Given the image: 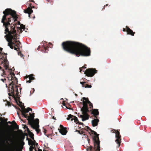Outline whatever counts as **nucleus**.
I'll use <instances>...</instances> for the list:
<instances>
[{
    "label": "nucleus",
    "instance_id": "nucleus-54",
    "mask_svg": "<svg viewBox=\"0 0 151 151\" xmlns=\"http://www.w3.org/2000/svg\"><path fill=\"white\" fill-rule=\"evenodd\" d=\"M105 6L103 7V8L102 9V10H103V9H105Z\"/></svg>",
    "mask_w": 151,
    "mask_h": 151
},
{
    "label": "nucleus",
    "instance_id": "nucleus-49",
    "mask_svg": "<svg viewBox=\"0 0 151 151\" xmlns=\"http://www.w3.org/2000/svg\"><path fill=\"white\" fill-rule=\"evenodd\" d=\"M38 151H42V150L40 149H39V148H38ZM44 150H44L43 151H44Z\"/></svg>",
    "mask_w": 151,
    "mask_h": 151
},
{
    "label": "nucleus",
    "instance_id": "nucleus-31",
    "mask_svg": "<svg viewBox=\"0 0 151 151\" xmlns=\"http://www.w3.org/2000/svg\"><path fill=\"white\" fill-rule=\"evenodd\" d=\"M34 145H31L29 147V151H33V150L35 148Z\"/></svg>",
    "mask_w": 151,
    "mask_h": 151
},
{
    "label": "nucleus",
    "instance_id": "nucleus-15",
    "mask_svg": "<svg viewBox=\"0 0 151 151\" xmlns=\"http://www.w3.org/2000/svg\"><path fill=\"white\" fill-rule=\"evenodd\" d=\"M0 59L3 60L2 62V63H5V65H4V67L5 69L6 70L8 68V66L6 65L8 61L6 58V56L5 58L4 56H3L1 58H0Z\"/></svg>",
    "mask_w": 151,
    "mask_h": 151
},
{
    "label": "nucleus",
    "instance_id": "nucleus-52",
    "mask_svg": "<svg viewBox=\"0 0 151 151\" xmlns=\"http://www.w3.org/2000/svg\"><path fill=\"white\" fill-rule=\"evenodd\" d=\"M19 131L21 132L22 133V130H19Z\"/></svg>",
    "mask_w": 151,
    "mask_h": 151
},
{
    "label": "nucleus",
    "instance_id": "nucleus-40",
    "mask_svg": "<svg viewBox=\"0 0 151 151\" xmlns=\"http://www.w3.org/2000/svg\"><path fill=\"white\" fill-rule=\"evenodd\" d=\"M8 70L9 71H10L9 72L10 73V72L12 73V71H14V68H12L11 69H9Z\"/></svg>",
    "mask_w": 151,
    "mask_h": 151
},
{
    "label": "nucleus",
    "instance_id": "nucleus-26",
    "mask_svg": "<svg viewBox=\"0 0 151 151\" xmlns=\"http://www.w3.org/2000/svg\"><path fill=\"white\" fill-rule=\"evenodd\" d=\"M28 132L29 133V137L32 138L33 140H34V134L32 132H30L29 129H28Z\"/></svg>",
    "mask_w": 151,
    "mask_h": 151
},
{
    "label": "nucleus",
    "instance_id": "nucleus-60",
    "mask_svg": "<svg viewBox=\"0 0 151 151\" xmlns=\"http://www.w3.org/2000/svg\"><path fill=\"white\" fill-rule=\"evenodd\" d=\"M79 127V128H81V127Z\"/></svg>",
    "mask_w": 151,
    "mask_h": 151
},
{
    "label": "nucleus",
    "instance_id": "nucleus-38",
    "mask_svg": "<svg viewBox=\"0 0 151 151\" xmlns=\"http://www.w3.org/2000/svg\"><path fill=\"white\" fill-rule=\"evenodd\" d=\"M0 69L1 70H2L3 71V73L4 75H5V71L3 69L2 67L0 66Z\"/></svg>",
    "mask_w": 151,
    "mask_h": 151
},
{
    "label": "nucleus",
    "instance_id": "nucleus-22",
    "mask_svg": "<svg viewBox=\"0 0 151 151\" xmlns=\"http://www.w3.org/2000/svg\"><path fill=\"white\" fill-rule=\"evenodd\" d=\"M14 76L15 74L14 73L10 72V75H9V76L7 77L6 78L9 81H12L13 79V76Z\"/></svg>",
    "mask_w": 151,
    "mask_h": 151
},
{
    "label": "nucleus",
    "instance_id": "nucleus-18",
    "mask_svg": "<svg viewBox=\"0 0 151 151\" xmlns=\"http://www.w3.org/2000/svg\"><path fill=\"white\" fill-rule=\"evenodd\" d=\"M72 117H73L74 118V122L76 123V124H78V123L79 122V121L77 117H76V116L73 115L71 114H70L68 115V117L67 118V119L68 120H69L70 118H72Z\"/></svg>",
    "mask_w": 151,
    "mask_h": 151
},
{
    "label": "nucleus",
    "instance_id": "nucleus-7",
    "mask_svg": "<svg viewBox=\"0 0 151 151\" xmlns=\"http://www.w3.org/2000/svg\"><path fill=\"white\" fill-rule=\"evenodd\" d=\"M11 37L9 39H6L7 42H8V45L12 49L14 48V46L17 47H19L20 44L21 43L19 40H16L17 39V36H11Z\"/></svg>",
    "mask_w": 151,
    "mask_h": 151
},
{
    "label": "nucleus",
    "instance_id": "nucleus-30",
    "mask_svg": "<svg viewBox=\"0 0 151 151\" xmlns=\"http://www.w3.org/2000/svg\"><path fill=\"white\" fill-rule=\"evenodd\" d=\"M17 31L19 32V33H21L22 32V31L21 28L19 27H17Z\"/></svg>",
    "mask_w": 151,
    "mask_h": 151
},
{
    "label": "nucleus",
    "instance_id": "nucleus-34",
    "mask_svg": "<svg viewBox=\"0 0 151 151\" xmlns=\"http://www.w3.org/2000/svg\"><path fill=\"white\" fill-rule=\"evenodd\" d=\"M86 65H84V66L82 67L81 68H79V69L80 70V72H81V71H82V69H85V68H86Z\"/></svg>",
    "mask_w": 151,
    "mask_h": 151
},
{
    "label": "nucleus",
    "instance_id": "nucleus-63",
    "mask_svg": "<svg viewBox=\"0 0 151 151\" xmlns=\"http://www.w3.org/2000/svg\"><path fill=\"white\" fill-rule=\"evenodd\" d=\"M19 24H20V22H19Z\"/></svg>",
    "mask_w": 151,
    "mask_h": 151
},
{
    "label": "nucleus",
    "instance_id": "nucleus-5",
    "mask_svg": "<svg viewBox=\"0 0 151 151\" xmlns=\"http://www.w3.org/2000/svg\"><path fill=\"white\" fill-rule=\"evenodd\" d=\"M19 102L20 104H21L19 105V106L21 108V110L19 108V109L21 111L22 116H24L26 118H27V119L29 118V119L30 121H32L33 122H34L35 121H32L31 120L32 119H34V114H29L30 116H29L28 115V114H26V113H28L29 111H32V109L29 107H28L27 109H25V107L24 106V104L22 105V102L20 101H19Z\"/></svg>",
    "mask_w": 151,
    "mask_h": 151
},
{
    "label": "nucleus",
    "instance_id": "nucleus-14",
    "mask_svg": "<svg viewBox=\"0 0 151 151\" xmlns=\"http://www.w3.org/2000/svg\"><path fill=\"white\" fill-rule=\"evenodd\" d=\"M31 5L32 4H30L29 5L30 7H28L26 9L24 10V13L28 14L29 17H30L31 14L33 12V11L32 9Z\"/></svg>",
    "mask_w": 151,
    "mask_h": 151
},
{
    "label": "nucleus",
    "instance_id": "nucleus-36",
    "mask_svg": "<svg viewBox=\"0 0 151 151\" xmlns=\"http://www.w3.org/2000/svg\"><path fill=\"white\" fill-rule=\"evenodd\" d=\"M34 141H35V144L34 145L35 147H38V144L35 142V140H34Z\"/></svg>",
    "mask_w": 151,
    "mask_h": 151
},
{
    "label": "nucleus",
    "instance_id": "nucleus-1",
    "mask_svg": "<svg viewBox=\"0 0 151 151\" xmlns=\"http://www.w3.org/2000/svg\"><path fill=\"white\" fill-rule=\"evenodd\" d=\"M62 46L65 51L77 57L88 56L91 55L90 48L78 42L72 41L63 42Z\"/></svg>",
    "mask_w": 151,
    "mask_h": 151
},
{
    "label": "nucleus",
    "instance_id": "nucleus-64",
    "mask_svg": "<svg viewBox=\"0 0 151 151\" xmlns=\"http://www.w3.org/2000/svg\"><path fill=\"white\" fill-rule=\"evenodd\" d=\"M19 24H20V22H19Z\"/></svg>",
    "mask_w": 151,
    "mask_h": 151
},
{
    "label": "nucleus",
    "instance_id": "nucleus-58",
    "mask_svg": "<svg viewBox=\"0 0 151 151\" xmlns=\"http://www.w3.org/2000/svg\"><path fill=\"white\" fill-rule=\"evenodd\" d=\"M66 108H68V109H70V108H67V107L66 106Z\"/></svg>",
    "mask_w": 151,
    "mask_h": 151
},
{
    "label": "nucleus",
    "instance_id": "nucleus-45",
    "mask_svg": "<svg viewBox=\"0 0 151 151\" xmlns=\"http://www.w3.org/2000/svg\"><path fill=\"white\" fill-rule=\"evenodd\" d=\"M2 50V48L0 47V55L1 54V51Z\"/></svg>",
    "mask_w": 151,
    "mask_h": 151
},
{
    "label": "nucleus",
    "instance_id": "nucleus-21",
    "mask_svg": "<svg viewBox=\"0 0 151 151\" xmlns=\"http://www.w3.org/2000/svg\"><path fill=\"white\" fill-rule=\"evenodd\" d=\"M58 130H59L60 132L63 135H66L67 132L66 128L65 127L61 129H58Z\"/></svg>",
    "mask_w": 151,
    "mask_h": 151
},
{
    "label": "nucleus",
    "instance_id": "nucleus-32",
    "mask_svg": "<svg viewBox=\"0 0 151 151\" xmlns=\"http://www.w3.org/2000/svg\"><path fill=\"white\" fill-rule=\"evenodd\" d=\"M20 27V28H21V29H23L24 30L25 29V25H23V24H22L21 25V27Z\"/></svg>",
    "mask_w": 151,
    "mask_h": 151
},
{
    "label": "nucleus",
    "instance_id": "nucleus-12",
    "mask_svg": "<svg viewBox=\"0 0 151 151\" xmlns=\"http://www.w3.org/2000/svg\"><path fill=\"white\" fill-rule=\"evenodd\" d=\"M116 135L115 136L116 138V139L115 140V142L116 143L118 144V147H119L120 145L121 142V136L119 132L118 131H117L115 132Z\"/></svg>",
    "mask_w": 151,
    "mask_h": 151
},
{
    "label": "nucleus",
    "instance_id": "nucleus-4",
    "mask_svg": "<svg viewBox=\"0 0 151 151\" xmlns=\"http://www.w3.org/2000/svg\"><path fill=\"white\" fill-rule=\"evenodd\" d=\"M11 22L10 19H6L5 17L3 16L1 19V22L3 23V26L4 27L5 32L4 33L6 35L4 37L6 39H9L11 37V36H14L12 34L13 32H12V31L9 30V27L11 26L10 22Z\"/></svg>",
    "mask_w": 151,
    "mask_h": 151
},
{
    "label": "nucleus",
    "instance_id": "nucleus-41",
    "mask_svg": "<svg viewBox=\"0 0 151 151\" xmlns=\"http://www.w3.org/2000/svg\"><path fill=\"white\" fill-rule=\"evenodd\" d=\"M78 124H79L80 125H82L83 127L84 126V124L83 123L80 122H79L78 123Z\"/></svg>",
    "mask_w": 151,
    "mask_h": 151
},
{
    "label": "nucleus",
    "instance_id": "nucleus-2",
    "mask_svg": "<svg viewBox=\"0 0 151 151\" xmlns=\"http://www.w3.org/2000/svg\"><path fill=\"white\" fill-rule=\"evenodd\" d=\"M86 128L89 129L91 132L92 134H93L94 135L93 137V141L94 147L90 146L88 147L86 150L87 151H100V142L99 140V134L91 129L88 126H86Z\"/></svg>",
    "mask_w": 151,
    "mask_h": 151
},
{
    "label": "nucleus",
    "instance_id": "nucleus-28",
    "mask_svg": "<svg viewBox=\"0 0 151 151\" xmlns=\"http://www.w3.org/2000/svg\"><path fill=\"white\" fill-rule=\"evenodd\" d=\"M6 125L9 128H11L12 127V125H9L8 124V123H9V124H12V122H6Z\"/></svg>",
    "mask_w": 151,
    "mask_h": 151
},
{
    "label": "nucleus",
    "instance_id": "nucleus-10",
    "mask_svg": "<svg viewBox=\"0 0 151 151\" xmlns=\"http://www.w3.org/2000/svg\"><path fill=\"white\" fill-rule=\"evenodd\" d=\"M87 102L88 103V104H89V108L91 109L89 110L90 111H91V114L93 115L95 118H97V116H98L99 114L98 110L97 109H93V104L88 99L87 100Z\"/></svg>",
    "mask_w": 151,
    "mask_h": 151
},
{
    "label": "nucleus",
    "instance_id": "nucleus-42",
    "mask_svg": "<svg viewBox=\"0 0 151 151\" xmlns=\"http://www.w3.org/2000/svg\"><path fill=\"white\" fill-rule=\"evenodd\" d=\"M60 129H61L64 128L65 127H64L62 125L60 124Z\"/></svg>",
    "mask_w": 151,
    "mask_h": 151
},
{
    "label": "nucleus",
    "instance_id": "nucleus-51",
    "mask_svg": "<svg viewBox=\"0 0 151 151\" xmlns=\"http://www.w3.org/2000/svg\"><path fill=\"white\" fill-rule=\"evenodd\" d=\"M63 106H65L66 104L64 102H63Z\"/></svg>",
    "mask_w": 151,
    "mask_h": 151
},
{
    "label": "nucleus",
    "instance_id": "nucleus-27",
    "mask_svg": "<svg viewBox=\"0 0 151 151\" xmlns=\"http://www.w3.org/2000/svg\"><path fill=\"white\" fill-rule=\"evenodd\" d=\"M10 151H17V147L15 145H14L12 148L10 149Z\"/></svg>",
    "mask_w": 151,
    "mask_h": 151
},
{
    "label": "nucleus",
    "instance_id": "nucleus-29",
    "mask_svg": "<svg viewBox=\"0 0 151 151\" xmlns=\"http://www.w3.org/2000/svg\"><path fill=\"white\" fill-rule=\"evenodd\" d=\"M83 87H84L86 88H91L92 87V86L91 85H89L87 84H85Z\"/></svg>",
    "mask_w": 151,
    "mask_h": 151
},
{
    "label": "nucleus",
    "instance_id": "nucleus-57",
    "mask_svg": "<svg viewBox=\"0 0 151 151\" xmlns=\"http://www.w3.org/2000/svg\"><path fill=\"white\" fill-rule=\"evenodd\" d=\"M32 89V90H33V92H34V91H35V89H34V88H33Z\"/></svg>",
    "mask_w": 151,
    "mask_h": 151
},
{
    "label": "nucleus",
    "instance_id": "nucleus-13",
    "mask_svg": "<svg viewBox=\"0 0 151 151\" xmlns=\"http://www.w3.org/2000/svg\"><path fill=\"white\" fill-rule=\"evenodd\" d=\"M82 112V114L83 115H80L78 116L82 118V121H84L86 120H88L89 119V115L88 114V113H86V114H84L83 111Z\"/></svg>",
    "mask_w": 151,
    "mask_h": 151
},
{
    "label": "nucleus",
    "instance_id": "nucleus-56",
    "mask_svg": "<svg viewBox=\"0 0 151 151\" xmlns=\"http://www.w3.org/2000/svg\"><path fill=\"white\" fill-rule=\"evenodd\" d=\"M31 2H34V1L33 0H30Z\"/></svg>",
    "mask_w": 151,
    "mask_h": 151
},
{
    "label": "nucleus",
    "instance_id": "nucleus-47",
    "mask_svg": "<svg viewBox=\"0 0 151 151\" xmlns=\"http://www.w3.org/2000/svg\"><path fill=\"white\" fill-rule=\"evenodd\" d=\"M74 118L73 117H72V118H70V119H71L70 120L71 121H73V120H74Z\"/></svg>",
    "mask_w": 151,
    "mask_h": 151
},
{
    "label": "nucleus",
    "instance_id": "nucleus-24",
    "mask_svg": "<svg viewBox=\"0 0 151 151\" xmlns=\"http://www.w3.org/2000/svg\"><path fill=\"white\" fill-rule=\"evenodd\" d=\"M0 120H1V123L2 124V125L3 126V129H6V130H7V129H6L3 126V122L5 123L7 121V119H5V118H2L0 117Z\"/></svg>",
    "mask_w": 151,
    "mask_h": 151
},
{
    "label": "nucleus",
    "instance_id": "nucleus-9",
    "mask_svg": "<svg viewBox=\"0 0 151 151\" xmlns=\"http://www.w3.org/2000/svg\"><path fill=\"white\" fill-rule=\"evenodd\" d=\"M83 106L81 109V111L83 112L84 114H86V113H88L90 111L88 109V103L87 102V100H88V98L83 97Z\"/></svg>",
    "mask_w": 151,
    "mask_h": 151
},
{
    "label": "nucleus",
    "instance_id": "nucleus-50",
    "mask_svg": "<svg viewBox=\"0 0 151 151\" xmlns=\"http://www.w3.org/2000/svg\"><path fill=\"white\" fill-rule=\"evenodd\" d=\"M126 29H125L124 28H123V31H126Z\"/></svg>",
    "mask_w": 151,
    "mask_h": 151
},
{
    "label": "nucleus",
    "instance_id": "nucleus-37",
    "mask_svg": "<svg viewBox=\"0 0 151 151\" xmlns=\"http://www.w3.org/2000/svg\"><path fill=\"white\" fill-rule=\"evenodd\" d=\"M80 83L82 85V86L83 87V86L86 83V82H81Z\"/></svg>",
    "mask_w": 151,
    "mask_h": 151
},
{
    "label": "nucleus",
    "instance_id": "nucleus-3",
    "mask_svg": "<svg viewBox=\"0 0 151 151\" xmlns=\"http://www.w3.org/2000/svg\"><path fill=\"white\" fill-rule=\"evenodd\" d=\"M9 84V91L10 92L8 93L9 96H12L14 97L15 96H18L19 94L18 87L17 86L18 81L16 77Z\"/></svg>",
    "mask_w": 151,
    "mask_h": 151
},
{
    "label": "nucleus",
    "instance_id": "nucleus-62",
    "mask_svg": "<svg viewBox=\"0 0 151 151\" xmlns=\"http://www.w3.org/2000/svg\"><path fill=\"white\" fill-rule=\"evenodd\" d=\"M40 47V46H39V47L37 48V50Z\"/></svg>",
    "mask_w": 151,
    "mask_h": 151
},
{
    "label": "nucleus",
    "instance_id": "nucleus-17",
    "mask_svg": "<svg viewBox=\"0 0 151 151\" xmlns=\"http://www.w3.org/2000/svg\"><path fill=\"white\" fill-rule=\"evenodd\" d=\"M98 116H97V117H98ZM96 118V119L92 120L91 121L92 125L93 127L97 126L98 125V123L99 122V120L97 119V117Z\"/></svg>",
    "mask_w": 151,
    "mask_h": 151
},
{
    "label": "nucleus",
    "instance_id": "nucleus-23",
    "mask_svg": "<svg viewBox=\"0 0 151 151\" xmlns=\"http://www.w3.org/2000/svg\"><path fill=\"white\" fill-rule=\"evenodd\" d=\"M48 47L47 46L45 47L44 46H42L41 50L42 52L44 53H47V51L48 50Z\"/></svg>",
    "mask_w": 151,
    "mask_h": 151
},
{
    "label": "nucleus",
    "instance_id": "nucleus-46",
    "mask_svg": "<svg viewBox=\"0 0 151 151\" xmlns=\"http://www.w3.org/2000/svg\"><path fill=\"white\" fill-rule=\"evenodd\" d=\"M24 128H27V131H28V129H29L27 127V126H26V125H25L24 126Z\"/></svg>",
    "mask_w": 151,
    "mask_h": 151
},
{
    "label": "nucleus",
    "instance_id": "nucleus-8",
    "mask_svg": "<svg viewBox=\"0 0 151 151\" xmlns=\"http://www.w3.org/2000/svg\"><path fill=\"white\" fill-rule=\"evenodd\" d=\"M27 120L29 124L31 125V127L33 129H35L37 133L38 134L40 131V129H39V119H36L35 120L34 122H33L32 121H30L29 118L27 119Z\"/></svg>",
    "mask_w": 151,
    "mask_h": 151
},
{
    "label": "nucleus",
    "instance_id": "nucleus-33",
    "mask_svg": "<svg viewBox=\"0 0 151 151\" xmlns=\"http://www.w3.org/2000/svg\"><path fill=\"white\" fill-rule=\"evenodd\" d=\"M14 124L16 126V128L17 129L18 128V126L17 125V123H16L14 121H13L12 122V123Z\"/></svg>",
    "mask_w": 151,
    "mask_h": 151
},
{
    "label": "nucleus",
    "instance_id": "nucleus-6",
    "mask_svg": "<svg viewBox=\"0 0 151 151\" xmlns=\"http://www.w3.org/2000/svg\"><path fill=\"white\" fill-rule=\"evenodd\" d=\"M3 13L4 15L3 16H5L6 19H10L11 21V20H13L15 22L17 20V17L16 12L14 10H12L11 9H7L4 11Z\"/></svg>",
    "mask_w": 151,
    "mask_h": 151
},
{
    "label": "nucleus",
    "instance_id": "nucleus-16",
    "mask_svg": "<svg viewBox=\"0 0 151 151\" xmlns=\"http://www.w3.org/2000/svg\"><path fill=\"white\" fill-rule=\"evenodd\" d=\"M25 78H26L27 82H28L29 83H30L31 82V81L34 80L35 78L33 77V74L29 75L28 76H26Z\"/></svg>",
    "mask_w": 151,
    "mask_h": 151
},
{
    "label": "nucleus",
    "instance_id": "nucleus-59",
    "mask_svg": "<svg viewBox=\"0 0 151 151\" xmlns=\"http://www.w3.org/2000/svg\"><path fill=\"white\" fill-rule=\"evenodd\" d=\"M108 4H106V6H108Z\"/></svg>",
    "mask_w": 151,
    "mask_h": 151
},
{
    "label": "nucleus",
    "instance_id": "nucleus-43",
    "mask_svg": "<svg viewBox=\"0 0 151 151\" xmlns=\"http://www.w3.org/2000/svg\"><path fill=\"white\" fill-rule=\"evenodd\" d=\"M1 80L3 82H4V81H5L6 80V78L4 79H1Z\"/></svg>",
    "mask_w": 151,
    "mask_h": 151
},
{
    "label": "nucleus",
    "instance_id": "nucleus-11",
    "mask_svg": "<svg viewBox=\"0 0 151 151\" xmlns=\"http://www.w3.org/2000/svg\"><path fill=\"white\" fill-rule=\"evenodd\" d=\"M97 70L95 68H88L86 70L84 74L88 77H92L97 73Z\"/></svg>",
    "mask_w": 151,
    "mask_h": 151
},
{
    "label": "nucleus",
    "instance_id": "nucleus-19",
    "mask_svg": "<svg viewBox=\"0 0 151 151\" xmlns=\"http://www.w3.org/2000/svg\"><path fill=\"white\" fill-rule=\"evenodd\" d=\"M126 31L127 32V34L130 35L132 36H134L135 32H134L133 31L130 29L128 26H126Z\"/></svg>",
    "mask_w": 151,
    "mask_h": 151
},
{
    "label": "nucleus",
    "instance_id": "nucleus-61",
    "mask_svg": "<svg viewBox=\"0 0 151 151\" xmlns=\"http://www.w3.org/2000/svg\"><path fill=\"white\" fill-rule=\"evenodd\" d=\"M5 55H7V54H5V53H4Z\"/></svg>",
    "mask_w": 151,
    "mask_h": 151
},
{
    "label": "nucleus",
    "instance_id": "nucleus-53",
    "mask_svg": "<svg viewBox=\"0 0 151 151\" xmlns=\"http://www.w3.org/2000/svg\"><path fill=\"white\" fill-rule=\"evenodd\" d=\"M34 149H35V151H37L36 147H35V148Z\"/></svg>",
    "mask_w": 151,
    "mask_h": 151
},
{
    "label": "nucleus",
    "instance_id": "nucleus-25",
    "mask_svg": "<svg viewBox=\"0 0 151 151\" xmlns=\"http://www.w3.org/2000/svg\"><path fill=\"white\" fill-rule=\"evenodd\" d=\"M28 140V144L29 145H34L35 144V141H32L31 139H30L27 138Z\"/></svg>",
    "mask_w": 151,
    "mask_h": 151
},
{
    "label": "nucleus",
    "instance_id": "nucleus-55",
    "mask_svg": "<svg viewBox=\"0 0 151 151\" xmlns=\"http://www.w3.org/2000/svg\"><path fill=\"white\" fill-rule=\"evenodd\" d=\"M52 118H53V119H54L55 120V117L54 116H53V117Z\"/></svg>",
    "mask_w": 151,
    "mask_h": 151
},
{
    "label": "nucleus",
    "instance_id": "nucleus-44",
    "mask_svg": "<svg viewBox=\"0 0 151 151\" xmlns=\"http://www.w3.org/2000/svg\"><path fill=\"white\" fill-rule=\"evenodd\" d=\"M117 131V130H116L114 129L111 130V132H112L114 133L115 132H116Z\"/></svg>",
    "mask_w": 151,
    "mask_h": 151
},
{
    "label": "nucleus",
    "instance_id": "nucleus-39",
    "mask_svg": "<svg viewBox=\"0 0 151 151\" xmlns=\"http://www.w3.org/2000/svg\"><path fill=\"white\" fill-rule=\"evenodd\" d=\"M14 49L15 50H17V51H18L20 49H19V47H14Z\"/></svg>",
    "mask_w": 151,
    "mask_h": 151
},
{
    "label": "nucleus",
    "instance_id": "nucleus-35",
    "mask_svg": "<svg viewBox=\"0 0 151 151\" xmlns=\"http://www.w3.org/2000/svg\"><path fill=\"white\" fill-rule=\"evenodd\" d=\"M76 132H78V133L80 134H83L84 132L83 131L80 132V131L78 130H76L75 131Z\"/></svg>",
    "mask_w": 151,
    "mask_h": 151
},
{
    "label": "nucleus",
    "instance_id": "nucleus-20",
    "mask_svg": "<svg viewBox=\"0 0 151 151\" xmlns=\"http://www.w3.org/2000/svg\"><path fill=\"white\" fill-rule=\"evenodd\" d=\"M10 25L11 26H10V27H11V29L10 30V31H12V32H14H14H13L12 33V35L13 36H15L16 35V36H17V35L16 32V31L15 29V26H14V24H13V26H12V24H11V25Z\"/></svg>",
    "mask_w": 151,
    "mask_h": 151
},
{
    "label": "nucleus",
    "instance_id": "nucleus-48",
    "mask_svg": "<svg viewBox=\"0 0 151 151\" xmlns=\"http://www.w3.org/2000/svg\"><path fill=\"white\" fill-rule=\"evenodd\" d=\"M7 104H8V106H11V104L10 102H7Z\"/></svg>",
    "mask_w": 151,
    "mask_h": 151
}]
</instances>
